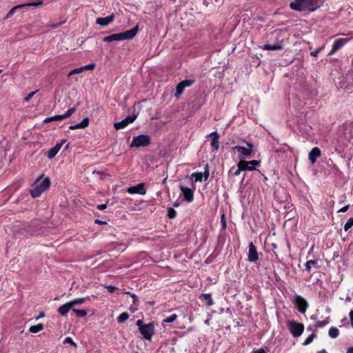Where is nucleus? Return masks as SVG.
<instances>
[{"instance_id": "5701e85b", "label": "nucleus", "mask_w": 353, "mask_h": 353, "mask_svg": "<svg viewBox=\"0 0 353 353\" xmlns=\"http://www.w3.org/2000/svg\"><path fill=\"white\" fill-rule=\"evenodd\" d=\"M65 119H66L65 117V114L57 115V116H54V117H47L44 120V122L45 123H49V122L54 121L63 120Z\"/></svg>"}, {"instance_id": "c03bdc74", "label": "nucleus", "mask_w": 353, "mask_h": 353, "mask_svg": "<svg viewBox=\"0 0 353 353\" xmlns=\"http://www.w3.org/2000/svg\"><path fill=\"white\" fill-rule=\"evenodd\" d=\"M38 92V90H36V91H33V92H30L25 98H24V101H28L37 92Z\"/></svg>"}, {"instance_id": "0eeeda50", "label": "nucleus", "mask_w": 353, "mask_h": 353, "mask_svg": "<svg viewBox=\"0 0 353 353\" xmlns=\"http://www.w3.org/2000/svg\"><path fill=\"white\" fill-rule=\"evenodd\" d=\"M139 331L144 339L146 340H150L154 333V325L152 322L145 324L142 327H140Z\"/></svg>"}, {"instance_id": "39448f33", "label": "nucleus", "mask_w": 353, "mask_h": 353, "mask_svg": "<svg viewBox=\"0 0 353 353\" xmlns=\"http://www.w3.org/2000/svg\"><path fill=\"white\" fill-rule=\"evenodd\" d=\"M150 143V138L148 135L141 134L137 137H133L132 143L130 144V147H145L148 145Z\"/></svg>"}, {"instance_id": "1a4fd4ad", "label": "nucleus", "mask_w": 353, "mask_h": 353, "mask_svg": "<svg viewBox=\"0 0 353 353\" xmlns=\"http://www.w3.org/2000/svg\"><path fill=\"white\" fill-rule=\"evenodd\" d=\"M248 148L240 146V145H236L232 148L233 150H236L241 154H242L245 157H250L253 152V148L254 145L251 143H247Z\"/></svg>"}, {"instance_id": "f257e3e1", "label": "nucleus", "mask_w": 353, "mask_h": 353, "mask_svg": "<svg viewBox=\"0 0 353 353\" xmlns=\"http://www.w3.org/2000/svg\"><path fill=\"white\" fill-rule=\"evenodd\" d=\"M324 0H295L290 3L292 10L297 11H314L321 6Z\"/></svg>"}, {"instance_id": "79ce46f5", "label": "nucleus", "mask_w": 353, "mask_h": 353, "mask_svg": "<svg viewBox=\"0 0 353 353\" xmlns=\"http://www.w3.org/2000/svg\"><path fill=\"white\" fill-rule=\"evenodd\" d=\"M327 323V322L326 321H317L314 326L316 327H324L326 324Z\"/></svg>"}, {"instance_id": "6e6d98bb", "label": "nucleus", "mask_w": 353, "mask_h": 353, "mask_svg": "<svg viewBox=\"0 0 353 353\" xmlns=\"http://www.w3.org/2000/svg\"><path fill=\"white\" fill-rule=\"evenodd\" d=\"M95 223L97 224H99V225H104V224H107V222L106 221H101L99 219H96L94 221Z\"/></svg>"}, {"instance_id": "603ef678", "label": "nucleus", "mask_w": 353, "mask_h": 353, "mask_svg": "<svg viewBox=\"0 0 353 353\" xmlns=\"http://www.w3.org/2000/svg\"><path fill=\"white\" fill-rule=\"evenodd\" d=\"M106 208H107V205L106 204H100V205H97V209H99V210H103Z\"/></svg>"}, {"instance_id": "7ed1b4c3", "label": "nucleus", "mask_w": 353, "mask_h": 353, "mask_svg": "<svg viewBox=\"0 0 353 353\" xmlns=\"http://www.w3.org/2000/svg\"><path fill=\"white\" fill-rule=\"evenodd\" d=\"M139 30L138 26L132 28L131 30L125 31L123 32L113 34L103 38L104 42H112L114 41H123L132 39L135 37Z\"/></svg>"}, {"instance_id": "13d9d810", "label": "nucleus", "mask_w": 353, "mask_h": 353, "mask_svg": "<svg viewBox=\"0 0 353 353\" xmlns=\"http://www.w3.org/2000/svg\"><path fill=\"white\" fill-rule=\"evenodd\" d=\"M61 25V23H53L50 26L53 28H56L57 27H59V26Z\"/></svg>"}, {"instance_id": "cd10ccee", "label": "nucleus", "mask_w": 353, "mask_h": 353, "mask_svg": "<svg viewBox=\"0 0 353 353\" xmlns=\"http://www.w3.org/2000/svg\"><path fill=\"white\" fill-rule=\"evenodd\" d=\"M180 83L182 84V85L184 87V88H185L190 87L191 85H192L195 83V80L194 79H185V80L181 81Z\"/></svg>"}, {"instance_id": "ea45409f", "label": "nucleus", "mask_w": 353, "mask_h": 353, "mask_svg": "<svg viewBox=\"0 0 353 353\" xmlns=\"http://www.w3.org/2000/svg\"><path fill=\"white\" fill-rule=\"evenodd\" d=\"M192 176H195V181H203V173H194L192 174Z\"/></svg>"}, {"instance_id": "4d7b16f0", "label": "nucleus", "mask_w": 353, "mask_h": 353, "mask_svg": "<svg viewBox=\"0 0 353 353\" xmlns=\"http://www.w3.org/2000/svg\"><path fill=\"white\" fill-rule=\"evenodd\" d=\"M252 353H266L264 349L261 348L257 350L253 351Z\"/></svg>"}, {"instance_id": "e2e57ef3", "label": "nucleus", "mask_w": 353, "mask_h": 353, "mask_svg": "<svg viewBox=\"0 0 353 353\" xmlns=\"http://www.w3.org/2000/svg\"><path fill=\"white\" fill-rule=\"evenodd\" d=\"M173 205L176 208V207L179 206V203L177 202H175Z\"/></svg>"}, {"instance_id": "72a5a7b5", "label": "nucleus", "mask_w": 353, "mask_h": 353, "mask_svg": "<svg viewBox=\"0 0 353 353\" xmlns=\"http://www.w3.org/2000/svg\"><path fill=\"white\" fill-rule=\"evenodd\" d=\"M352 226H353V217L347 220L344 225L345 231H347Z\"/></svg>"}, {"instance_id": "052dcab7", "label": "nucleus", "mask_w": 353, "mask_h": 353, "mask_svg": "<svg viewBox=\"0 0 353 353\" xmlns=\"http://www.w3.org/2000/svg\"><path fill=\"white\" fill-rule=\"evenodd\" d=\"M256 165H253L254 168L252 169V170H254L256 169ZM247 167H252V164H248Z\"/></svg>"}, {"instance_id": "9b49d317", "label": "nucleus", "mask_w": 353, "mask_h": 353, "mask_svg": "<svg viewBox=\"0 0 353 353\" xmlns=\"http://www.w3.org/2000/svg\"><path fill=\"white\" fill-rule=\"evenodd\" d=\"M127 192L130 194H139L144 195L146 193L144 183H139L137 185L132 186L128 188Z\"/></svg>"}, {"instance_id": "f3484780", "label": "nucleus", "mask_w": 353, "mask_h": 353, "mask_svg": "<svg viewBox=\"0 0 353 353\" xmlns=\"http://www.w3.org/2000/svg\"><path fill=\"white\" fill-rule=\"evenodd\" d=\"M114 14H111L108 17H99V18H97V23L101 26H108L109 23H110L111 22L113 21L114 20Z\"/></svg>"}, {"instance_id": "c9c22d12", "label": "nucleus", "mask_w": 353, "mask_h": 353, "mask_svg": "<svg viewBox=\"0 0 353 353\" xmlns=\"http://www.w3.org/2000/svg\"><path fill=\"white\" fill-rule=\"evenodd\" d=\"M83 71V67L75 68L69 72L68 77H70L71 75H73L75 74L82 72Z\"/></svg>"}, {"instance_id": "a878e982", "label": "nucleus", "mask_w": 353, "mask_h": 353, "mask_svg": "<svg viewBox=\"0 0 353 353\" xmlns=\"http://www.w3.org/2000/svg\"><path fill=\"white\" fill-rule=\"evenodd\" d=\"M184 90L185 88L182 85V84L181 83H178V85L176 87V92L174 94L175 97L176 98H179L183 94Z\"/></svg>"}, {"instance_id": "5fc2aeb1", "label": "nucleus", "mask_w": 353, "mask_h": 353, "mask_svg": "<svg viewBox=\"0 0 353 353\" xmlns=\"http://www.w3.org/2000/svg\"><path fill=\"white\" fill-rule=\"evenodd\" d=\"M349 316L350 319L351 325L353 327V310H351L350 312Z\"/></svg>"}, {"instance_id": "2eb2a0df", "label": "nucleus", "mask_w": 353, "mask_h": 353, "mask_svg": "<svg viewBox=\"0 0 353 353\" xmlns=\"http://www.w3.org/2000/svg\"><path fill=\"white\" fill-rule=\"evenodd\" d=\"M180 189H181V192L183 193L184 199L186 201L191 202V201H193L194 193H193V191L190 188H186V187H183V186H181Z\"/></svg>"}, {"instance_id": "393cba45", "label": "nucleus", "mask_w": 353, "mask_h": 353, "mask_svg": "<svg viewBox=\"0 0 353 353\" xmlns=\"http://www.w3.org/2000/svg\"><path fill=\"white\" fill-rule=\"evenodd\" d=\"M43 325L42 323H39L36 325H32L29 328V331L31 333H37L43 330Z\"/></svg>"}, {"instance_id": "f704fd0d", "label": "nucleus", "mask_w": 353, "mask_h": 353, "mask_svg": "<svg viewBox=\"0 0 353 353\" xmlns=\"http://www.w3.org/2000/svg\"><path fill=\"white\" fill-rule=\"evenodd\" d=\"M168 216L170 219H174L176 217V212L173 208H169L168 209Z\"/></svg>"}, {"instance_id": "37998d69", "label": "nucleus", "mask_w": 353, "mask_h": 353, "mask_svg": "<svg viewBox=\"0 0 353 353\" xmlns=\"http://www.w3.org/2000/svg\"><path fill=\"white\" fill-rule=\"evenodd\" d=\"M43 3V1H38V2H35V3H25L23 4L24 5V7H26V6H40Z\"/></svg>"}, {"instance_id": "7c9ffc66", "label": "nucleus", "mask_w": 353, "mask_h": 353, "mask_svg": "<svg viewBox=\"0 0 353 353\" xmlns=\"http://www.w3.org/2000/svg\"><path fill=\"white\" fill-rule=\"evenodd\" d=\"M24 7V5H18V6H16L14 7H13L8 12V14H6V18H9L14 13V12L17 10V9H19V8H23Z\"/></svg>"}, {"instance_id": "c756f323", "label": "nucleus", "mask_w": 353, "mask_h": 353, "mask_svg": "<svg viewBox=\"0 0 353 353\" xmlns=\"http://www.w3.org/2000/svg\"><path fill=\"white\" fill-rule=\"evenodd\" d=\"M129 318V314L127 312L121 313L117 318L119 323H123Z\"/></svg>"}, {"instance_id": "4c0bfd02", "label": "nucleus", "mask_w": 353, "mask_h": 353, "mask_svg": "<svg viewBox=\"0 0 353 353\" xmlns=\"http://www.w3.org/2000/svg\"><path fill=\"white\" fill-rule=\"evenodd\" d=\"M63 343H65V344L69 343V344H70L71 345H72V346H74L75 347H77L76 343L73 341V340L70 337L65 338L64 339V341H63Z\"/></svg>"}, {"instance_id": "de8ad7c7", "label": "nucleus", "mask_w": 353, "mask_h": 353, "mask_svg": "<svg viewBox=\"0 0 353 353\" xmlns=\"http://www.w3.org/2000/svg\"><path fill=\"white\" fill-rule=\"evenodd\" d=\"M105 288L110 293H112L113 292H114V290L117 289V287L113 285H107Z\"/></svg>"}, {"instance_id": "473e14b6", "label": "nucleus", "mask_w": 353, "mask_h": 353, "mask_svg": "<svg viewBox=\"0 0 353 353\" xmlns=\"http://www.w3.org/2000/svg\"><path fill=\"white\" fill-rule=\"evenodd\" d=\"M316 264V262L315 261L310 260V261H307L305 263V270L307 272H310L312 266L315 265Z\"/></svg>"}, {"instance_id": "bf43d9fd", "label": "nucleus", "mask_w": 353, "mask_h": 353, "mask_svg": "<svg viewBox=\"0 0 353 353\" xmlns=\"http://www.w3.org/2000/svg\"><path fill=\"white\" fill-rule=\"evenodd\" d=\"M347 353H353V347H350L347 350Z\"/></svg>"}, {"instance_id": "20e7f679", "label": "nucleus", "mask_w": 353, "mask_h": 353, "mask_svg": "<svg viewBox=\"0 0 353 353\" xmlns=\"http://www.w3.org/2000/svg\"><path fill=\"white\" fill-rule=\"evenodd\" d=\"M248 164H252V165H259L260 161L256 160H252L249 161L240 160L239 162L238 163V168L234 172H232V170H230V174H231L234 176H236L240 174L241 171H252L254 167H247Z\"/></svg>"}, {"instance_id": "423d86ee", "label": "nucleus", "mask_w": 353, "mask_h": 353, "mask_svg": "<svg viewBox=\"0 0 353 353\" xmlns=\"http://www.w3.org/2000/svg\"><path fill=\"white\" fill-rule=\"evenodd\" d=\"M288 328L294 337H299L304 330V325L301 323L292 321L288 323Z\"/></svg>"}, {"instance_id": "b1692460", "label": "nucleus", "mask_w": 353, "mask_h": 353, "mask_svg": "<svg viewBox=\"0 0 353 353\" xmlns=\"http://www.w3.org/2000/svg\"><path fill=\"white\" fill-rule=\"evenodd\" d=\"M283 48L281 45L276 44V45H270V44H265L263 47V50H281Z\"/></svg>"}, {"instance_id": "a211bd4d", "label": "nucleus", "mask_w": 353, "mask_h": 353, "mask_svg": "<svg viewBox=\"0 0 353 353\" xmlns=\"http://www.w3.org/2000/svg\"><path fill=\"white\" fill-rule=\"evenodd\" d=\"M90 119L88 117H85L83 119V121L76 125H70L69 127L70 130H76V129H80V128H85L88 126L89 125Z\"/></svg>"}, {"instance_id": "774afa93", "label": "nucleus", "mask_w": 353, "mask_h": 353, "mask_svg": "<svg viewBox=\"0 0 353 353\" xmlns=\"http://www.w3.org/2000/svg\"><path fill=\"white\" fill-rule=\"evenodd\" d=\"M1 72H2V70H0V73H1Z\"/></svg>"}, {"instance_id": "2f4dec72", "label": "nucleus", "mask_w": 353, "mask_h": 353, "mask_svg": "<svg viewBox=\"0 0 353 353\" xmlns=\"http://www.w3.org/2000/svg\"><path fill=\"white\" fill-rule=\"evenodd\" d=\"M316 336L314 333L311 334L303 342L304 345H307L312 342Z\"/></svg>"}, {"instance_id": "f8f14e48", "label": "nucleus", "mask_w": 353, "mask_h": 353, "mask_svg": "<svg viewBox=\"0 0 353 353\" xmlns=\"http://www.w3.org/2000/svg\"><path fill=\"white\" fill-rule=\"evenodd\" d=\"M349 39H339L333 44L332 50L328 53L329 56L334 54L337 50L341 48Z\"/></svg>"}, {"instance_id": "680f3d73", "label": "nucleus", "mask_w": 353, "mask_h": 353, "mask_svg": "<svg viewBox=\"0 0 353 353\" xmlns=\"http://www.w3.org/2000/svg\"><path fill=\"white\" fill-rule=\"evenodd\" d=\"M43 316H44V313H43V312H41V313L40 314V315H39L37 319H38L41 318V317H43Z\"/></svg>"}, {"instance_id": "58836bf2", "label": "nucleus", "mask_w": 353, "mask_h": 353, "mask_svg": "<svg viewBox=\"0 0 353 353\" xmlns=\"http://www.w3.org/2000/svg\"><path fill=\"white\" fill-rule=\"evenodd\" d=\"M76 111V108L75 107H73L70 109H69L65 114V118H68L69 117H70L73 113H74V112Z\"/></svg>"}, {"instance_id": "6e6552de", "label": "nucleus", "mask_w": 353, "mask_h": 353, "mask_svg": "<svg viewBox=\"0 0 353 353\" xmlns=\"http://www.w3.org/2000/svg\"><path fill=\"white\" fill-rule=\"evenodd\" d=\"M293 302H294L296 309L301 313L304 314L306 312V310L308 307V304H307V301L303 298H302L300 295H296L294 298Z\"/></svg>"}, {"instance_id": "412c9836", "label": "nucleus", "mask_w": 353, "mask_h": 353, "mask_svg": "<svg viewBox=\"0 0 353 353\" xmlns=\"http://www.w3.org/2000/svg\"><path fill=\"white\" fill-rule=\"evenodd\" d=\"M85 298H78V299H75L68 303H69L70 305H71V308L72 309L74 307H76V306L83 304L85 302Z\"/></svg>"}, {"instance_id": "a18cd8bd", "label": "nucleus", "mask_w": 353, "mask_h": 353, "mask_svg": "<svg viewBox=\"0 0 353 353\" xmlns=\"http://www.w3.org/2000/svg\"><path fill=\"white\" fill-rule=\"evenodd\" d=\"M82 67H83V71L85 70H93L95 67V64L91 63V64H88V65H84Z\"/></svg>"}, {"instance_id": "6ab92c4d", "label": "nucleus", "mask_w": 353, "mask_h": 353, "mask_svg": "<svg viewBox=\"0 0 353 353\" xmlns=\"http://www.w3.org/2000/svg\"><path fill=\"white\" fill-rule=\"evenodd\" d=\"M210 136L212 137V142L211 145L213 147L215 150H219V135L216 132H212Z\"/></svg>"}, {"instance_id": "3c124183", "label": "nucleus", "mask_w": 353, "mask_h": 353, "mask_svg": "<svg viewBox=\"0 0 353 353\" xmlns=\"http://www.w3.org/2000/svg\"><path fill=\"white\" fill-rule=\"evenodd\" d=\"M221 222H222V226L223 228H226V221H225V215L223 214L221 216Z\"/></svg>"}, {"instance_id": "338daca9", "label": "nucleus", "mask_w": 353, "mask_h": 353, "mask_svg": "<svg viewBox=\"0 0 353 353\" xmlns=\"http://www.w3.org/2000/svg\"><path fill=\"white\" fill-rule=\"evenodd\" d=\"M319 353H326V352L325 350H323L320 351Z\"/></svg>"}, {"instance_id": "ddd939ff", "label": "nucleus", "mask_w": 353, "mask_h": 353, "mask_svg": "<svg viewBox=\"0 0 353 353\" xmlns=\"http://www.w3.org/2000/svg\"><path fill=\"white\" fill-rule=\"evenodd\" d=\"M259 256L256 251V248L252 242L249 244V252H248V261L250 262H255L258 260Z\"/></svg>"}, {"instance_id": "4be33fe9", "label": "nucleus", "mask_w": 353, "mask_h": 353, "mask_svg": "<svg viewBox=\"0 0 353 353\" xmlns=\"http://www.w3.org/2000/svg\"><path fill=\"white\" fill-rule=\"evenodd\" d=\"M199 298L202 301H205L208 305H212L213 304V301L210 294H203Z\"/></svg>"}, {"instance_id": "bb28decb", "label": "nucleus", "mask_w": 353, "mask_h": 353, "mask_svg": "<svg viewBox=\"0 0 353 353\" xmlns=\"http://www.w3.org/2000/svg\"><path fill=\"white\" fill-rule=\"evenodd\" d=\"M339 329L336 327H332L329 330V336L332 339L336 338L339 336Z\"/></svg>"}, {"instance_id": "9d476101", "label": "nucleus", "mask_w": 353, "mask_h": 353, "mask_svg": "<svg viewBox=\"0 0 353 353\" xmlns=\"http://www.w3.org/2000/svg\"><path fill=\"white\" fill-rule=\"evenodd\" d=\"M137 118V115H129L125 119L116 122L114 123V127L116 130L123 129L126 127L129 123H132Z\"/></svg>"}, {"instance_id": "f03ea898", "label": "nucleus", "mask_w": 353, "mask_h": 353, "mask_svg": "<svg viewBox=\"0 0 353 353\" xmlns=\"http://www.w3.org/2000/svg\"><path fill=\"white\" fill-rule=\"evenodd\" d=\"M43 176V174L36 179L33 185L34 187L30 190L31 195L34 198L39 196L50 185L51 182L50 178L46 177L42 179Z\"/></svg>"}, {"instance_id": "69168bd1", "label": "nucleus", "mask_w": 353, "mask_h": 353, "mask_svg": "<svg viewBox=\"0 0 353 353\" xmlns=\"http://www.w3.org/2000/svg\"><path fill=\"white\" fill-rule=\"evenodd\" d=\"M69 145H70V144H69V143H68V144L65 145V150H67V149H68V148H69Z\"/></svg>"}, {"instance_id": "09e8293b", "label": "nucleus", "mask_w": 353, "mask_h": 353, "mask_svg": "<svg viewBox=\"0 0 353 353\" xmlns=\"http://www.w3.org/2000/svg\"><path fill=\"white\" fill-rule=\"evenodd\" d=\"M127 294H130V296L133 299V302L134 303H136V301L138 300V297L137 295H135L134 294H132L130 292H125Z\"/></svg>"}, {"instance_id": "0e129e2a", "label": "nucleus", "mask_w": 353, "mask_h": 353, "mask_svg": "<svg viewBox=\"0 0 353 353\" xmlns=\"http://www.w3.org/2000/svg\"><path fill=\"white\" fill-rule=\"evenodd\" d=\"M345 300L346 301L350 302L351 301V298L350 296H347Z\"/></svg>"}, {"instance_id": "a19ab883", "label": "nucleus", "mask_w": 353, "mask_h": 353, "mask_svg": "<svg viewBox=\"0 0 353 353\" xmlns=\"http://www.w3.org/2000/svg\"><path fill=\"white\" fill-rule=\"evenodd\" d=\"M209 177L208 165L207 164L205 167V172L203 173V179L206 181Z\"/></svg>"}, {"instance_id": "e433bc0d", "label": "nucleus", "mask_w": 353, "mask_h": 353, "mask_svg": "<svg viewBox=\"0 0 353 353\" xmlns=\"http://www.w3.org/2000/svg\"><path fill=\"white\" fill-rule=\"evenodd\" d=\"M177 318V315L176 314H172V316L165 319L163 320V322H165V323H172L173 321H174L176 320V319Z\"/></svg>"}, {"instance_id": "c85d7f7f", "label": "nucleus", "mask_w": 353, "mask_h": 353, "mask_svg": "<svg viewBox=\"0 0 353 353\" xmlns=\"http://www.w3.org/2000/svg\"><path fill=\"white\" fill-rule=\"evenodd\" d=\"M73 312L79 317H84V316H85L88 314V312L85 310L73 309Z\"/></svg>"}, {"instance_id": "864d4df0", "label": "nucleus", "mask_w": 353, "mask_h": 353, "mask_svg": "<svg viewBox=\"0 0 353 353\" xmlns=\"http://www.w3.org/2000/svg\"><path fill=\"white\" fill-rule=\"evenodd\" d=\"M349 208V205H347L344 207H343L342 208H341L338 212H345Z\"/></svg>"}, {"instance_id": "49530a36", "label": "nucleus", "mask_w": 353, "mask_h": 353, "mask_svg": "<svg viewBox=\"0 0 353 353\" xmlns=\"http://www.w3.org/2000/svg\"><path fill=\"white\" fill-rule=\"evenodd\" d=\"M323 48V47H319L316 50L312 51L310 52V55L312 57H316L318 53L321 51V50Z\"/></svg>"}, {"instance_id": "dca6fc26", "label": "nucleus", "mask_w": 353, "mask_h": 353, "mask_svg": "<svg viewBox=\"0 0 353 353\" xmlns=\"http://www.w3.org/2000/svg\"><path fill=\"white\" fill-rule=\"evenodd\" d=\"M321 154V152L319 148L315 147L312 148L310 152L309 153V159L311 161V163L314 164L316 162V159L319 157Z\"/></svg>"}, {"instance_id": "8fccbe9b", "label": "nucleus", "mask_w": 353, "mask_h": 353, "mask_svg": "<svg viewBox=\"0 0 353 353\" xmlns=\"http://www.w3.org/2000/svg\"><path fill=\"white\" fill-rule=\"evenodd\" d=\"M137 325L139 327V330H140V327H142L143 326H144L145 324L143 323V321L139 319L137 321Z\"/></svg>"}, {"instance_id": "4468645a", "label": "nucleus", "mask_w": 353, "mask_h": 353, "mask_svg": "<svg viewBox=\"0 0 353 353\" xmlns=\"http://www.w3.org/2000/svg\"><path fill=\"white\" fill-rule=\"evenodd\" d=\"M65 142H66V140L63 139L60 143H57L52 149H50L47 153V156H48V159H53L57 155V154L59 152V151L61 148L63 143Z\"/></svg>"}, {"instance_id": "aec40b11", "label": "nucleus", "mask_w": 353, "mask_h": 353, "mask_svg": "<svg viewBox=\"0 0 353 353\" xmlns=\"http://www.w3.org/2000/svg\"><path fill=\"white\" fill-rule=\"evenodd\" d=\"M71 305H70L69 303H66L62 305H61L58 308V312L62 315L65 316L68 314V312L71 310Z\"/></svg>"}]
</instances>
